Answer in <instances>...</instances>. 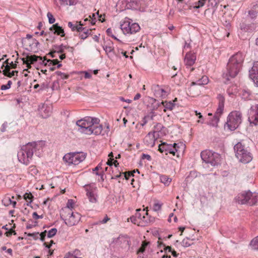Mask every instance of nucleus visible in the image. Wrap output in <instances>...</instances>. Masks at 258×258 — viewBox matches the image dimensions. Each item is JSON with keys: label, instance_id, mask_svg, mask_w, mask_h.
Wrapping results in <instances>:
<instances>
[{"label": "nucleus", "instance_id": "1", "mask_svg": "<svg viewBox=\"0 0 258 258\" xmlns=\"http://www.w3.org/2000/svg\"><path fill=\"white\" fill-rule=\"evenodd\" d=\"M45 146L43 141L29 142L23 145L18 152V159L20 162L28 165L32 159L34 154L38 157H41Z\"/></svg>", "mask_w": 258, "mask_h": 258}, {"label": "nucleus", "instance_id": "2", "mask_svg": "<svg viewBox=\"0 0 258 258\" xmlns=\"http://www.w3.org/2000/svg\"><path fill=\"white\" fill-rule=\"evenodd\" d=\"M244 60V55L241 52H237L231 56L227 64L226 72L223 77L229 80L235 78L239 73Z\"/></svg>", "mask_w": 258, "mask_h": 258}, {"label": "nucleus", "instance_id": "3", "mask_svg": "<svg viewBox=\"0 0 258 258\" xmlns=\"http://www.w3.org/2000/svg\"><path fill=\"white\" fill-rule=\"evenodd\" d=\"M100 120L98 118L92 117L87 135H108L110 132L109 125L108 123H105L103 125L100 124Z\"/></svg>", "mask_w": 258, "mask_h": 258}, {"label": "nucleus", "instance_id": "4", "mask_svg": "<svg viewBox=\"0 0 258 258\" xmlns=\"http://www.w3.org/2000/svg\"><path fill=\"white\" fill-rule=\"evenodd\" d=\"M130 238L126 235H120L114 238L110 243V247L114 252L122 255L130 248Z\"/></svg>", "mask_w": 258, "mask_h": 258}, {"label": "nucleus", "instance_id": "5", "mask_svg": "<svg viewBox=\"0 0 258 258\" xmlns=\"http://www.w3.org/2000/svg\"><path fill=\"white\" fill-rule=\"evenodd\" d=\"M236 201L239 204H246L249 206L256 205L258 203V193L249 190L239 194L235 198Z\"/></svg>", "mask_w": 258, "mask_h": 258}, {"label": "nucleus", "instance_id": "6", "mask_svg": "<svg viewBox=\"0 0 258 258\" xmlns=\"http://www.w3.org/2000/svg\"><path fill=\"white\" fill-rule=\"evenodd\" d=\"M234 150L235 156L240 162L247 164L252 160L251 154L245 148L241 143H237L234 146Z\"/></svg>", "mask_w": 258, "mask_h": 258}, {"label": "nucleus", "instance_id": "7", "mask_svg": "<svg viewBox=\"0 0 258 258\" xmlns=\"http://www.w3.org/2000/svg\"><path fill=\"white\" fill-rule=\"evenodd\" d=\"M60 217L66 224L69 226L77 225L81 219V215L79 213L72 212L68 209L62 210Z\"/></svg>", "mask_w": 258, "mask_h": 258}, {"label": "nucleus", "instance_id": "8", "mask_svg": "<svg viewBox=\"0 0 258 258\" xmlns=\"http://www.w3.org/2000/svg\"><path fill=\"white\" fill-rule=\"evenodd\" d=\"M120 29L125 35H132L136 33L140 30V26L137 23L126 17L120 22Z\"/></svg>", "mask_w": 258, "mask_h": 258}, {"label": "nucleus", "instance_id": "9", "mask_svg": "<svg viewBox=\"0 0 258 258\" xmlns=\"http://www.w3.org/2000/svg\"><path fill=\"white\" fill-rule=\"evenodd\" d=\"M242 121V114L239 111H233L227 117L226 126L228 130L234 131Z\"/></svg>", "mask_w": 258, "mask_h": 258}, {"label": "nucleus", "instance_id": "10", "mask_svg": "<svg viewBox=\"0 0 258 258\" xmlns=\"http://www.w3.org/2000/svg\"><path fill=\"white\" fill-rule=\"evenodd\" d=\"M201 157L204 162L209 163L213 166H217L220 162V155L211 150H206L202 151Z\"/></svg>", "mask_w": 258, "mask_h": 258}, {"label": "nucleus", "instance_id": "11", "mask_svg": "<svg viewBox=\"0 0 258 258\" xmlns=\"http://www.w3.org/2000/svg\"><path fill=\"white\" fill-rule=\"evenodd\" d=\"M86 196L92 204H96L98 201V189L95 183H90L83 186Z\"/></svg>", "mask_w": 258, "mask_h": 258}, {"label": "nucleus", "instance_id": "12", "mask_svg": "<svg viewBox=\"0 0 258 258\" xmlns=\"http://www.w3.org/2000/svg\"><path fill=\"white\" fill-rule=\"evenodd\" d=\"M86 158L85 154L83 152H74L66 154L63 157L64 162L69 165H78Z\"/></svg>", "mask_w": 258, "mask_h": 258}, {"label": "nucleus", "instance_id": "13", "mask_svg": "<svg viewBox=\"0 0 258 258\" xmlns=\"http://www.w3.org/2000/svg\"><path fill=\"white\" fill-rule=\"evenodd\" d=\"M179 144L176 143L168 144L164 142L159 145V151L161 153H164L166 155L169 153L175 156L176 153L179 151Z\"/></svg>", "mask_w": 258, "mask_h": 258}, {"label": "nucleus", "instance_id": "14", "mask_svg": "<svg viewBox=\"0 0 258 258\" xmlns=\"http://www.w3.org/2000/svg\"><path fill=\"white\" fill-rule=\"evenodd\" d=\"M91 118V116H86L76 121V124L78 127V131L79 132L87 135Z\"/></svg>", "mask_w": 258, "mask_h": 258}, {"label": "nucleus", "instance_id": "15", "mask_svg": "<svg viewBox=\"0 0 258 258\" xmlns=\"http://www.w3.org/2000/svg\"><path fill=\"white\" fill-rule=\"evenodd\" d=\"M248 120L250 124L252 125L258 124V104L251 106L248 111Z\"/></svg>", "mask_w": 258, "mask_h": 258}, {"label": "nucleus", "instance_id": "16", "mask_svg": "<svg viewBox=\"0 0 258 258\" xmlns=\"http://www.w3.org/2000/svg\"><path fill=\"white\" fill-rule=\"evenodd\" d=\"M209 78L206 76H203L200 79L198 80L196 82H192L190 87L188 88V91L189 92L190 95L192 96H195L199 94V92H194L195 85H207L209 83Z\"/></svg>", "mask_w": 258, "mask_h": 258}, {"label": "nucleus", "instance_id": "17", "mask_svg": "<svg viewBox=\"0 0 258 258\" xmlns=\"http://www.w3.org/2000/svg\"><path fill=\"white\" fill-rule=\"evenodd\" d=\"M153 90L155 96L158 98H165L169 94L168 88H163L160 85H156L153 87Z\"/></svg>", "mask_w": 258, "mask_h": 258}, {"label": "nucleus", "instance_id": "18", "mask_svg": "<svg viewBox=\"0 0 258 258\" xmlns=\"http://www.w3.org/2000/svg\"><path fill=\"white\" fill-rule=\"evenodd\" d=\"M39 111L42 117L44 118H47L52 113V106L50 104H42L39 107Z\"/></svg>", "mask_w": 258, "mask_h": 258}, {"label": "nucleus", "instance_id": "19", "mask_svg": "<svg viewBox=\"0 0 258 258\" xmlns=\"http://www.w3.org/2000/svg\"><path fill=\"white\" fill-rule=\"evenodd\" d=\"M249 76L254 84L258 87V61L253 62L252 68L249 71Z\"/></svg>", "mask_w": 258, "mask_h": 258}, {"label": "nucleus", "instance_id": "20", "mask_svg": "<svg viewBox=\"0 0 258 258\" xmlns=\"http://www.w3.org/2000/svg\"><path fill=\"white\" fill-rule=\"evenodd\" d=\"M218 100V106L214 115L220 117L223 112L225 98L222 95L219 94L217 96Z\"/></svg>", "mask_w": 258, "mask_h": 258}, {"label": "nucleus", "instance_id": "21", "mask_svg": "<svg viewBox=\"0 0 258 258\" xmlns=\"http://www.w3.org/2000/svg\"><path fill=\"white\" fill-rule=\"evenodd\" d=\"M155 133L149 132L144 139V144L148 147H153L155 145L156 140Z\"/></svg>", "mask_w": 258, "mask_h": 258}, {"label": "nucleus", "instance_id": "22", "mask_svg": "<svg viewBox=\"0 0 258 258\" xmlns=\"http://www.w3.org/2000/svg\"><path fill=\"white\" fill-rule=\"evenodd\" d=\"M196 60V55L195 53L191 52H187L184 57V63L187 67L192 66Z\"/></svg>", "mask_w": 258, "mask_h": 258}, {"label": "nucleus", "instance_id": "23", "mask_svg": "<svg viewBox=\"0 0 258 258\" xmlns=\"http://www.w3.org/2000/svg\"><path fill=\"white\" fill-rule=\"evenodd\" d=\"M125 8L131 10H140V4L138 0H126Z\"/></svg>", "mask_w": 258, "mask_h": 258}, {"label": "nucleus", "instance_id": "24", "mask_svg": "<svg viewBox=\"0 0 258 258\" xmlns=\"http://www.w3.org/2000/svg\"><path fill=\"white\" fill-rule=\"evenodd\" d=\"M103 48L104 50L105 51L106 55L110 58L113 57L114 55V46L112 42H110L108 43L107 45H103Z\"/></svg>", "mask_w": 258, "mask_h": 258}, {"label": "nucleus", "instance_id": "25", "mask_svg": "<svg viewBox=\"0 0 258 258\" xmlns=\"http://www.w3.org/2000/svg\"><path fill=\"white\" fill-rule=\"evenodd\" d=\"M91 29H89L86 27H82V26L78 29V32L79 33V37L82 39H86L89 35L91 34Z\"/></svg>", "mask_w": 258, "mask_h": 258}, {"label": "nucleus", "instance_id": "26", "mask_svg": "<svg viewBox=\"0 0 258 258\" xmlns=\"http://www.w3.org/2000/svg\"><path fill=\"white\" fill-rule=\"evenodd\" d=\"M7 63L5 69L4 70V74L10 77H13L16 74L18 73V72L15 71H11L9 64H10L12 66L14 65L13 62L11 61V63L9 62V59H7L5 61Z\"/></svg>", "mask_w": 258, "mask_h": 258}, {"label": "nucleus", "instance_id": "27", "mask_svg": "<svg viewBox=\"0 0 258 258\" xmlns=\"http://www.w3.org/2000/svg\"><path fill=\"white\" fill-rule=\"evenodd\" d=\"M50 30L54 34H56L61 37L64 36V32L62 27L58 26V23L53 25L50 28Z\"/></svg>", "mask_w": 258, "mask_h": 258}, {"label": "nucleus", "instance_id": "28", "mask_svg": "<svg viewBox=\"0 0 258 258\" xmlns=\"http://www.w3.org/2000/svg\"><path fill=\"white\" fill-rule=\"evenodd\" d=\"M141 223H140V226H145L152 221L147 212L143 215L142 219H141Z\"/></svg>", "mask_w": 258, "mask_h": 258}, {"label": "nucleus", "instance_id": "29", "mask_svg": "<svg viewBox=\"0 0 258 258\" xmlns=\"http://www.w3.org/2000/svg\"><path fill=\"white\" fill-rule=\"evenodd\" d=\"M257 14L258 6L257 5L253 6L252 8L248 11V15L252 19H255L256 17Z\"/></svg>", "mask_w": 258, "mask_h": 258}, {"label": "nucleus", "instance_id": "30", "mask_svg": "<svg viewBox=\"0 0 258 258\" xmlns=\"http://www.w3.org/2000/svg\"><path fill=\"white\" fill-rule=\"evenodd\" d=\"M161 104L164 106V111L166 112L167 110H172L175 107V104L171 101H162Z\"/></svg>", "mask_w": 258, "mask_h": 258}, {"label": "nucleus", "instance_id": "31", "mask_svg": "<svg viewBox=\"0 0 258 258\" xmlns=\"http://www.w3.org/2000/svg\"><path fill=\"white\" fill-rule=\"evenodd\" d=\"M160 181L165 186H168L172 180L171 178L166 175H162L160 176Z\"/></svg>", "mask_w": 258, "mask_h": 258}, {"label": "nucleus", "instance_id": "32", "mask_svg": "<svg viewBox=\"0 0 258 258\" xmlns=\"http://www.w3.org/2000/svg\"><path fill=\"white\" fill-rule=\"evenodd\" d=\"M2 202L5 206H8L10 205H12L13 207H15L17 204L16 202L12 201L10 197H5L2 200Z\"/></svg>", "mask_w": 258, "mask_h": 258}, {"label": "nucleus", "instance_id": "33", "mask_svg": "<svg viewBox=\"0 0 258 258\" xmlns=\"http://www.w3.org/2000/svg\"><path fill=\"white\" fill-rule=\"evenodd\" d=\"M84 23H82L81 22H79L78 24V22H76L75 24H73L72 22H69L68 23V26L73 31H78L79 28H80L81 26L84 25Z\"/></svg>", "mask_w": 258, "mask_h": 258}, {"label": "nucleus", "instance_id": "34", "mask_svg": "<svg viewBox=\"0 0 258 258\" xmlns=\"http://www.w3.org/2000/svg\"><path fill=\"white\" fill-rule=\"evenodd\" d=\"M67 48L70 49V50H71V51H73V50L72 47H69L66 45H63L62 44L54 46V49L55 52H57L58 53H61V52H63L64 50Z\"/></svg>", "mask_w": 258, "mask_h": 258}, {"label": "nucleus", "instance_id": "35", "mask_svg": "<svg viewBox=\"0 0 258 258\" xmlns=\"http://www.w3.org/2000/svg\"><path fill=\"white\" fill-rule=\"evenodd\" d=\"M164 252L165 253H171L172 254V255L174 256V257H177L178 256V253H177L174 250H173L171 248V246H165L164 247V250H163Z\"/></svg>", "mask_w": 258, "mask_h": 258}, {"label": "nucleus", "instance_id": "36", "mask_svg": "<svg viewBox=\"0 0 258 258\" xmlns=\"http://www.w3.org/2000/svg\"><path fill=\"white\" fill-rule=\"evenodd\" d=\"M219 118H220L214 115L212 118L209 120V122H208V124L213 126H217L219 121Z\"/></svg>", "mask_w": 258, "mask_h": 258}, {"label": "nucleus", "instance_id": "37", "mask_svg": "<svg viewBox=\"0 0 258 258\" xmlns=\"http://www.w3.org/2000/svg\"><path fill=\"white\" fill-rule=\"evenodd\" d=\"M149 244V242L144 241L143 242L141 246L139 249L138 251V253H143L146 252V249L148 248V245Z\"/></svg>", "mask_w": 258, "mask_h": 258}, {"label": "nucleus", "instance_id": "38", "mask_svg": "<svg viewBox=\"0 0 258 258\" xmlns=\"http://www.w3.org/2000/svg\"><path fill=\"white\" fill-rule=\"evenodd\" d=\"M250 245L252 249L258 250V236L251 241Z\"/></svg>", "mask_w": 258, "mask_h": 258}, {"label": "nucleus", "instance_id": "39", "mask_svg": "<svg viewBox=\"0 0 258 258\" xmlns=\"http://www.w3.org/2000/svg\"><path fill=\"white\" fill-rule=\"evenodd\" d=\"M24 198L27 202V205L30 206V204L32 202L33 196L31 194L25 193L24 195Z\"/></svg>", "mask_w": 258, "mask_h": 258}, {"label": "nucleus", "instance_id": "40", "mask_svg": "<svg viewBox=\"0 0 258 258\" xmlns=\"http://www.w3.org/2000/svg\"><path fill=\"white\" fill-rule=\"evenodd\" d=\"M250 92L248 90H243L241 93L242 98L244 100L250 99Z\"/></svg>", "mask_w": 258, "mask_h": 258}, {"label": "nucleus", "instance_id": "41", "mask_svg": "<svg viewBox=\"0 0 258 258\" xmlns=\"http://www.w3.org/2000/svg\"><path fill=\"white\" fill-rule=\"evenodd\" d=\"M192 244L191 240L188 238H184L181 242V244L184 247H187L190 246Z\"/></svg>", "mask_w": 258, "mask_h": 258}, {"label": "nucleus", "instance_id": "42", "mask_svg": "<svg viewBox=\"0 0 258 258\" xmlns=\"http://www.w3.org/2000/svg\"><path fill=\"white\" fill-rule=\"evenodd\" d=\"M61 5H69L73 6L77 3V0H59Z\"/></svg>", "mask_w": 258, "mask_h": 258}, {"label": "nucleus", "instance_id": "43", "mask_svg": "<svg viewBox=\"0 0 258 258\" xmlns=\"http://www.w3.org/2000/svg\"><path fill=\"white\" fill-rule=\"evenodd\" d=\"M108 156L110 157V159L108 160L107 162L103 164V166L107 165L109 166V168H110L112 167L113 165V160H114V159L112 158L113 157V153L112 152L110 153Z\"/></svg>", "mask_w": 258, "mask_h": 258}, {"label": "nucleus", "instance_id": "44", "mask_svg": "<svg viewBox=\"0 0 258 258\" xmlns=\"http://www.w3.org/2000/svg\"><path fill=\"white\" fill-rule=\"evenodd\" d=\"M136 213L135 214V216L138 219H142V216L146 213L145 209L143 210H141L140 209H137L136 210Z\"/></svg>", "mask_w": 258, "mask_h": 258}, {"label": "nucleus", "instance_id": "45", "mask_svg": "<svg viewBox=\"0 0 258 258\" xmlns=\"http://www.w3.org/2000/svg\"><path fill=\"white\" fill-rule=\"evenodd\" d=\"M131 221L132 223L135 224H137L138 226H140V223H141V219H138L136 216H133L130 218Z\"/></svg>", "mask_w": 258, "mask_h": 258}, {"label": "nucleus", "instance_id": "46", "mask_svg": "<svg viewBox=\"0 0 258 258\" xmlns=\"http://www.w3.org/2000/svg\"><path fill=\"white\" fill-rule=\"evenodd\" d=\"M51 88L52 90H57L59 89V82L58 79L52 83Z\"/></svg>", "mask_w": 258, "mask_h": 258}, {"label": "nucleus", "instance_id": "47", "mask_svg": "<svg viewBox=\"0 0 258 258\" xmlns=\"http://www.w3.org/2000/svg\"><path fill=\"white\" fill-rule=\"evenodd\" d=\"M57 231V230L56 228H53L51 229L48 231L47 237L48 238H51L54 236L56 234Z\"/></svg>", "mask_w": 258, "mask_h": 258}, {"label": "nucleus", "instance_id": "48", "mask_svg": "<svg viewBox=\"0 0 258 258\" xmlns=\"http://www.w3.org/2000/svg\"><path fill=\"white\" fill-rule=\"evenodd\" d=\"M162 128H164L163 125L161 123H157L155 126H154V131L153 133H155V134H157L159 132L161 131Z\"/></svg>", "mask_w": 258, "mask_h": 258}, {"label": "nucleus", "instance_id": "49", "mask_svg": "<svg viewBox=\"0 0 258 258\" xmlns=\"http://www.w3.org/2000/svg\"><path fill=\"white\" fill-rule=\"evenodd\" d=\"M74 202L73 200L70 199L68 201L67 206L64 209H68L72 211L73 208Z\"/></svg>", "mask_w": 258, "mask_h": 258}, {"label": "nucleus", "instance_id": "50", "mask_svg": "<svg viewBox=\"0 0 258 258\" xmlns=\"http://www.w3.org/2000/svg\"><path fill=\"white\" fill-rule=\"evenodd\" d=\"M47 17L48 19V22L50 24H53L55 22V19L54 18L53 15L50 12L47 13Z\"/></svg>", "mask_w": 258, "mask_h": 258}, {"label": "nucleus", "instance_id": "51", "mask_svg": "<svg viewBox=\"0 0 258 258\" xmlns=\"http://www.w3.org/2000/svg\"><path fill=\"white\" fill-rule=\"evenodd\" d=\"M206 2L207 0H199L197 3L198 5L196 4L195 6H194V8L199 9L203 7Z\"/></svg>", "mask_w": 258, "mask_h": 258}, {"label": "nucleus", "instance_id": "52", "mask_svg": "<svg viewBox=\"0 0 258 258\" xmlns=\"http://www.w3.org/2000/svg\"><path fill=\"white\" fill-rule=\"evenodd\" d=\"M79 252L78 250H76L74 251V254H71L70 253H69L67 254L64 258H82L80 257L76 256L75 254H77Z\"/></svg>", "mask_w": 258, "mask_h": 258}, {"label": "nucleus", "instance_id": "53", "mask_svg": "<svg viewBox=\"0 0 258 258\" xmlns=\"http://www.w3.org/2000/svg\"><path fill=\"white\" fill-rule=\"evenodd\" d=\"M207 1L208 2V7L209 8H214L217 4L216 0H207Z\"/></svg>", "mask_w": 258, "mask_h": 258}, {"label": "nucleus", "instance_id": "54", "mask_svg": "<svg viewBox=\"0 0 258 258\" xmlns=\"http://www.w3.org/2000/svg\"><path fill=\"white\" fill-rule=\"evenodd\" d=\"M55 74L59 77L60 79H66L68 78V75L59 71L56 72Z\"/></svg>", "mask_w": 258, "mask_h": 258}, {"label": "nucleus", "instance_id": "55", "mask_svg": "<svg viewBox=\"0 0 258 258\" xmlns=\"http://www.w3.org/2000/svg\"><path fill=\"white\" fill-rule=\"evenodd\" d=\"M12 84V82L11 81H9L8 83L6 85H2L1 87V89L2 90H6L9 89L11 87V85Z\"/></svg>", "mask_w": 258, "mask_h": 258}, {"label": "nucleus", "instance_id": "56", "mask_svg": "<svg viewBox=\"0 0 258 258\" xmlns=\"http://www.w3.org/2000/svg\"><path fill=\"white\" fill-rule=\"evenodd\" d=\"M162 204L160 203H155L153 205V210L155 211H158L161 208Z\"/></svg>", "mask_w": 258, "mask_h": 258}, {"label": "nucleus", "instance_id": "57", "mask_svg": "<svg viewBox=\"0 0 258 258\" xmlns=\"http://www.w3.org/2000/svg\"><path fill=\"white\" fill-rule=\"evenodd\" d=\"M28 236L29 237H32L35 240L38 239L39 238L40 235L38 232L33 233H29Z\"/></svg>", "mask_w": 258, "mask_h": 258}, {"label": "nucleus", "instance_id": "58", "mask_svg": "<svg viewBox=\"0 0 258 258\" xmlns=\"http://www.w3.org/2000/svg\"><path fill=\"white\" fill-rule=\"evenodd\" d=\"M106 33L108 35L111 36V37L113 38L114 39L118 41H120L118 39H117L114 35L112 34V29L111 28H108L107 30H106Z\"/></svg>", "mask_w": 258, "mask_h": 258}, {"label": "nucleus", "instance_id": "59", "mask_svg": "<svg viewBox=\"0 0 258 258\" xmlns=\"http://www.w3.org/2000/svg\"><path fill=\"white\" fill-rule=\"evenodd\" d=\"M38 56H36V55L31 56L29 58H28V61H30V63H33L35 61H37Z\"/></svg>", "mask_w": 258, "mask_h": 258}, {"label": "nucleus", "instance_id": "60", "mask_svg": "<svg viewBox=\"0 0 258 258\" xmlns=\"http://www.w3.org/2000/svg\"><path fill=\"white\" fill-rule=\"evenodd\" d=\"M98 170H102L103 171V164L102 163H99L95 168L93 169L94 171H97Z\"/></svg>", "mask_w": 258, "mask_h": 258}, {"label": "nucleus", "instance_id": "61", "mask_svg": "<svg viewBox=\"0 0 258 258\" xmlns=\"http://www.w3.org/2000/svg\"><path fill=\"white\" fill-rule=\"evenodd\" d=\"M59 62L57 59H54L53 60H51V62L50 63H52L53 66H56L57 64V68H58L61 66V64L59 63Z\"/></svg>", "mask_w": 258, "mask_h": 258}, {"label": "nucleus", "instance_id": "62", "mask_svg": "<svg viewBox=\"0 0 258 258\" xmlns=\"http://www.w3.org/2000/svg\"><path fill=\"white\" fill-rule=\"evenodd\" d=\"M142 159H147L148 161H150L151 160V157L150 155L146 154H143L142 156Z\"/></svg>", "mask_w": 258, "mask_h": 258}, {"label": "nucleus", "instance_id": "63", "mask_svg": "<svg viewBox=\"0 0 258 258\" xmlns=\"http://www.w3.org/2000/svg\"><path fill=\"white\" fill-rule=\"evenodd\" d=\"M123 174H124L123 176L126 179H128L130 176H133V172H130L128 173L125 172Z\"/></svg>", "mask_w": 258, "mask_h": 258}, {"label": "nucleus", "instance_id": "64", "mask_svg": "<svg viewBox=\"0 0 258 258\" xmlns=\"http://www.w3.org/2000/svg\"><path fill=\"white\" fill-rule=\"evenodd\" d=\"M46 231H45L44 232H42L40 234L39 233V235H40V236L39 239H40L42 241H43L44 240V237L46 235Z\"/></svg>", "mask_w": 258, "mask_h": 258}]
</instances>
